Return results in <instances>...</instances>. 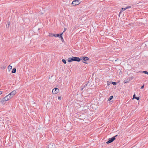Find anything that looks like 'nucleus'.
I'll return each instance as SVG.
<instances>
[{
	"label": "nucleus",
	"mask_w": 148,
	"mask_h": 148,
	"mask_svg": "<svg viewBox=\"0 0 148 148\" xmlns=\"http://www.w3.org/2000/svg\"><path fill=\"white\" fill-rule=\"evenodd\" d=\"M144 85L142 86L140 88V89H142L144 88Z\"/></svg>",
	"instance_id": "nucleus-24"
},
{
	"label": "nucleus",
	"mask_w": 148,
	"mask_h": 148,
	"mask_svg": "<svg viewBox=\"0 0 148 148\" xmlns=\"http://www.w3.org/2000/svg\"><path fill=\"white\" fill-rule=\"evenodd\" d=\"M80 3L79 1L78 0H74L73 1L72 3V4L73 5H79Z\"/></svg>",
	"instance_id": "nucleus-6"
},
{
	"label": "nucleus",
	"mask_w": 148,
	"mask_h": 148,
	"mask_svg": "<svg viewBox=\"0 0 148 148\" xmlns=\"http://www.w3.org/2000/svg\"><path fill=\"white\" fill-rule=\"evenodd\" d=\"M83 62L85 64H87V63L86 61H85V62L83 61Z\"/></svg>",
	"instance_id": "nucleus-28"
},
{
	"label": "nucleus",
	"mask_w": 148,
	"mask_h": 148,
	"mask_svg": "<svg viewBox=\"0 0 148 148\" xmlns=\"http://www.w3.org/2000/svg\"><path fill=\"white\" fill-rule=\"evenodd\" d=\"M54 146V144L53 143H52L48 145V147L49 148H53L52 147H53Z\"/></svg>",
	"instance_id": "nucleus-9"
},
{
	"label": "nucleus",
	"mask_w": 148,
	"mask_h": 148,
	"mask_svg": "<svg viewBox=\"0 0 148 148\" xmlns=\"http://www.w3.org/2000/svg\"><path fill=\"white\" fill-rule=\"evenodd\" d=\"M16 91L14 90L11 92L9 94H8V95H9L10 98H11L16 94Z\"/></svg>",
	"instance_id": "nucleus-4"
},
{
	"label": "nucleus",
	"mask_w": 148,
	"mask_h": 148,
	"mask_svg": "<svg viewBox=\"0 0 148 148\" xmlns=\"http://www.w3.org/2000/svg\"><path fill=\"white\" fill-rule=\"evenodd\" d=\"M84 88H83H83L81 89V90H82Z\"/></svg>",
	"instance_id": "nucleus-30"
},
{
	"label": "nucleus",
	"mask_w": 148,
	"mask_h": 148,
	"mask_svg": "<svg viewBox=\"0 0 148 148\" xmlns=\"http://www.w3.org/2000/svg\"><path fill=\"white\" fill-rule=\"evenodd\" d=\"M125 8H126V9H128V8H131V6H128L126 7Z\"/></svg>",
	"instance_id": "nucleus-22"
},
{
	"label": "nucleus",
	"mask_w": 148,
	"mask_h": 148,
	"mask_svg": "<svg viewBox=\"0 0 148 148\" xmlns=\"http://www.w3.org/2000/svg\"><path fill=\"white\" fill-rule=\"evenodd\" d=\"M59 91V89L58 88H55L53 90L52 92L53 94H55L58 93Z\"/></svg>",
	"instance_id": "nucleus-5"
},
{
	"label": "nucleus",
	"mask_w": 148,
	"mask_h": 148,
	"mask_svg": "<svg viewBox=\"0 0 148 148\" xmlns=\"http://www.w3.org/2000/svg\"><path fill=\"white\" fill-rule=\"evenodd\" d=\"M134 98L136 99L137 100H138L139 99V97H136L135 95L134 94L133 96V99H134Z\"/></svg>",
	"instance_id": "nucleus-10"
},
{
	"label": "nucleus",
	"mask_w": 148,
	"mask_h": 148,
	"mask_svg": "<svg viewBox=\"0 0 148 148\" xmlns=\"http://www.w3.org/2000/svg\"><path fill=\"white\" fill-rule=\"evenodd\" d=\"M130 81V79H125L124 80V82L125 83H126L128 82H129Z\"/></svg>",
	"instance_id": "nucleus-12"
},
{
	"label": "nucleus",
	"mask_w": 148,
	"mask_h": 148,
	"mask_svg": "<svg viewBox=\"0 0 148 148\" xmlns=\"http://www.w3.org/2000/svg\"><path fill=\"white\" fill-rule=\"evenodd\" d=\"M112 84L114 85H116V83L115 82H113L112 83Z\"/></svg>",
	"instance_id": "nucleus-18"
},
{
	"label": "nucleus",
	"mask_w": 148,
	"mask_h": 148,
	"mask_svg": "<svg viewBox=\"0 0 148 148\" xmlns=\"http://www.w3.org/2000/svg\"><path fill=\"white\" fill-rule=\"evenodd\" d=\"M16 69L15 68H14L12 70V73H15L16 72Z\"/></svg>",
	"instance_id": "nucleus-11"
},
{
	"label": "nucleus",
	"mask_w": 148,
	"mask_h": 148,
	"mask_svg": "<svg viewBox=\"0 0 148 148\" xmlns=\"http://www.w3.org/2000/svg\"><path fill=\"white\" fill-rule=\"evenodd\" d=\"M87 84H85L83 87V88H84L87 85Z\"/></svg>",
	"instance_id": "nucleus-25"
},
{
	"label": "nucleus",
	"mask_w": 148,
	"mask_h": 148,
	"mask_svg": "<svg viewBox=\"0 0 148 148\" xmlns=\"http://www.w3.org/2000/svg\"><path fill=\"white\" fill-rule=\"evenodd\" d=\"M68 61L69 62H71L73 61L80 62V58L78 57H74L69 58Z\"/></svg>",
	"instance_id": "nucleus-1"
},
{
	"label": "nucleus",
	"mask_w": 148,
	"mask_h": 148,
	"mask_svg": "<svg viewBox=\"0 0 148 148\" xmlns=\"http://www.w3.org/2000/svg\"><path fill=\"white\" fill-rule=\"evenodd\" d=\"M63 34V32L61 33V34H60V36L59 38H60L62 40V42H63L64 41V39L62 37V35Z\"/></svg>",
	"instance_id": "nucleus-8"
},
{
	"label": "nucleus",
	"mask_w": 148,
	"mask_h": 148,
	"mask_svg": "<svg viewBox=\"0 0 148 148\" xmlns=\"http://www.w3.org/2000/svg\"><path fill=\"white\" fill-rule=\"evenodd\" d=\"M66 30V28H64V31L63 32V33H64V32H65V31Z\"/></svg>",
	"instance_id": "nucleus-26"
},
{
	"label": "nucleus",
	"mask_w": 148,
	"mask_h": 148,
	"mask_svg": "<svg viewBox=\"0 0 148 148\" xmlns=\"http://www.w3.org/2000/svg\"><path fill=\"white\" fill-rule=\"evenodd\" d=\"M118 136V135H116L115 136L111 138H109L108 140L106 142V143L109 144L111 143L114 140L116 139V138Z\"/></svg>",
	"instance_id": "nucleus-3"
},
{
	"label": "nucleus",
	"mask_w": 148,
	"mask_h": 148,
	"mask_svg": "<svg viewBox=\"0 0 148 148\" xmlns=\"http://www.w3.org/2000/svg\"><path fill=\"white\" fill-rule=\"evenodd\" d=\"M62 61L65 64H66V60L64 59H62Z\"/></svg>",
	"instance_id": "nucleus-17"
},
{
	"label": "nucleus",
	"mask_w": 148,
	"mask_h": 148,
	"mask_svg": "<svg viewBox=\"0 0 148 148\" xmlns=\"http://www.w3.org/2000/svg\"><path fill=\"white\" fill-rule=\"evenodd\" d=\"M10 25L9 23H8L6 25V26L7 27H9V25Z\"/></svg>",
	"instance_id": "nucleus-20"
},
{
	"label": "nucleus",
	"mask_w": 148,
	"mask_h": 148,
	"mask_svg": "<svg viewBox=\"0 0 148 148\" xmlns=\"http://www.w3.org/2000/svg\"><path fill=\"white\" fill-rule=\"evenodd\" d=\"M10 98V96L8 95L4 97L2 99L0 100V102H3L5 101H7L9 100Z\"/></svg>",
	"instance_id": "nucleus-2"
},
{
	"label": "nucleus",
	"mask_w": 148,
	"mask_h": 148,
	"mask_svg": "<svg viewBox=\"0 0 148 148\" xmlns=\"http://www.w3.org/2000/svg\"><path fill=\"white\" fill-rule=\"evenodd\" d=\"M2 93V91H0V95H1Z\"/></svg>",
	"instance_id": "nucleus-27"
},
{
	"label": "nucleus",
	"mask_w": 148,
	"mask_h": 148,
	"mask_svg": "<svg viewBox=\"0 0 148 148\" xmlns=\"http://www.w3.org/2000/svg\"><path fill=\"white\" fill-rule=\"evenodd\" d=\"M122 12H121V11H120V12H119V15H120L121 14Z\"/></svg>",
	"instance_id": "nucleus-29"
},
{
	"label": "nucleus",
	"mask_w": 148,
	"mask_h": 148,
	"mask_svg": "<svg viewBox=\"0 0 148 148\" xmlns=\"http://www.w3.org/2000/svg\"><path fill=\"white\" fill-rule=\"evenodd\" d=\"M113 96H110V97L108 99V100L109 101H110L111 100H112L113 99Z\"/></svg>",
	"instance_id": "nucleus-14"
},
{
	"label": "nucleus",
	"mask_w": 148,
	"mask_h": 148,
	"mask_svg": "<svg viewBox=\"0 0 148 148\" xmlns=\"http://www.w3.org/2000/svg\"><path fill=\"white\" fill-rule=\"evenodd\" d=\"M143 72L145 73V74H148V72H147V71H143Z\"/></svg>",
	"instance_id": "nucleus-21"
},
{
	"label": "nucleus",
	"mask_w": 148,
	"mask_h": 148,
	"mask_svg": "<svg viewBox=\"0 0 148 148\" xmlns=\"http://www.w3.org/2000/svg\"><path fill=\"white\" fill-rule=\"evenodd\" d=\"M58 99L59 100H60L61 99V97H59L58 98Z\"/></svg>",
	"instance_id": "nucleus-23"
},
{
	"label": "nucleus",
	"mask_w": 148,
	"mask_h": 148,
	"mask_svg": "<svg viewBox=\"0 0 148 148\" xmlns=\"http://www.w3.org/2000/svg\"><path fill=\"white\" fill-rule=\"evenodd\" d=\"M12 67L10 65H9L8 67V69H9L10 70L12 69Z\"/></svg>",
	"instance_id": "nucleus-16"
},
{
	"label": "nucleus",
	"mask_w": 148,
	"mask_h": 148,
	"mask_svg": "<svg viewBox=\"0 0 148 148\" xmlns=\"http://www.w3.org/2000/svg\"><path fill=\"white\" fill-rule=\"evenodd\" d=\"M55 37H59L60 36V34H56Z\"/></svg>",
	"instance_id": "nucleus-19"
},
{
	"label": "nucleus",
	"mask_w": 148,
	"mask_h": 148,
	"mask_svg": "<svg viewBox=\"0 0 148 148\" xmlns=\"http://www.w3.org/2000/svg\"><path fill=\"white\" fill-rule=\"evenodd\" d=\"M55 35H56V34H49V36H50V37H53V36H55Z\"/></svg>",
	"instance_id": "nucleus-13"
},
{
	"label": "nucleus",
	"mask_w": 148,
	"mask_h": 148,
	"mask_svg": "<svg viewBox=\"0 0 148 148\" xmlns=\"http://www.w3.org/2000/svg\"><path fill=\"white\" fill-rule=\"evenodd\" d=\"M80 60H84V61H86L88 60L89 58L86 56H82L80 57Z\"/></svg>",
	"instance_id": "nucleus-7"
},
{
	"label": "nucleus",
	"mask_w": 148,
	"mask_h": 148,
	"mask_svg": "<svg viewBox=\"0 0 148 148\" xmlns=\"http://www.w3.org/2000/svg\"><path fill=\"white\" fill-rule=\"evenodd\" d=\"M126 10V8H122L121 10V12H123V11H124Z\"/></svg>",
	"instance_id": "nucleus-15"
}]
</instances>
